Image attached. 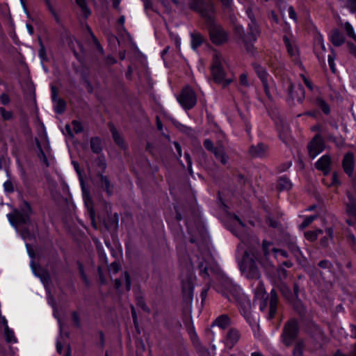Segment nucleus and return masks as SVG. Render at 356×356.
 Instances as JSON below:
<instances>
[{"mask_svg": "<svg viewBox=\"0 0 356 356\" xmlns=\"http://www.w3.org/2000/svg\"><path fill=\"white\" fill-rule=\"evenodd\" d=\"M75 145L83 168L80 166L78 161L74 160L72 161V164L79 177L82 191L86 215H87L89 214V183L88 182V178L83 169L86 168L89 172V137L87 133L83 135V139H76L75 140Z\"/></svg>", "mask_w": 356, "mask_h": 356, "instance_id": "f257e3e1", "label": "nucleus"}, {"mask_svg": "<svg viewBox=\"0 0 356 356\" xmlns=\"http://www.w3.org/2000/svg\"><path fill=\"white\" fill-rule=\"evenodd\" d=\"M76 44L78 49L70 47L74 57L79 62L78 65H74L73 66L75 73L80 75L86 90L89 92V51L81 42L76 40Z\"/></svg>", "mask_w": 356, "mask_h": 356, "instance_id": "f03ea898", "label": "nucleus"}, {"mask_svg": "<svg viewBox=\"0 0 356 356\" xmlns=\"http://www.w3.org/2000/svg\"><path fill=\"white\" fill-rule=\"evenodd\" d=\"M19 207V209L14 208L12 213L6 215L10 224L14 227L31 225V216L35 213L31 203L22 199Z\"/></svg>", "mask_w": 356, "mask_h": 356, "instance_id": "7ed1b4c3", "label": "nucleus"}, {"mask_svg": "<svg viewBox=\"0 0 356 356\" xmlns=\"http://www.w3.org/2000/svg\"><path fill=\"white\" fill-rule=\"evenodd\" d=\"M188 8L198 14L205 22H211L216 17V8L212 0H188Z\"/></svg>", "mask_w": 356, "mask_h": 356, "instance_id": "20e7f679", "label": "nucleus"}, {"mask_svg": "<svg viewBox=\"0 0 356 356\" xmlns=\"http://www.w3.org/2000/svg\"><path fill=\"white\" fill-rule=\"evenodd\" d=\"M224 59L222 55L215 51L213 54L212 65L211 66V72L213 80L218 84H221L223 88L229 86L232 79L227 78V74L224 68Z\"/></svg>", "mask_w": 356, "mask_h": 356, "instance_id": "39448f33", "label": "nucleus"}, {"mask_svg": "<svg viewBox=\"0 0 356 356\" xmlns=\"http://www.w3.org/2000/svg\"><path fill=\"white\" fill-rule=\"evenodd\" d=\"M225 296L230 302H236L238 303L242 309L243 314L248 316L251 308V303L250 300L241 293L239 287L228 284L225 288V291L223 293Z\"/></svg>", "mask_w": 356, "mask_h": 356, "instance_id": "423d86ee", "label": "nucleus"}, {"mask_svg": "<svg viewBox=\"0 0 356 356\" xmlns=\"http://www.w3.org/2000/svg\"><path fill=\"white\" fill-rule=\"evenodd\" d=\"M242 274L248 279L259 280L261 273L252 257L248 251H245L241 261L239 263Z\"/></svg>", "mask_w": 356, "mask_h": 356, "instance_id": "0eeeda50", "label": "nucleus"}, {"mask_svg": "<svg viewBox=\"0 0 356 356\" xmlns=\"http://www.w3.org/2000/svg\"><path fill=\"white\" fill-rule=\"evenodd\" d=\"M299 332L298 322L296 319L289 320L284 325L281 335L283 343L289 346L293 343Z\"/></svg>", "mask_w": 356, "mask_h": 356, "instance_id": "6e6552de", "label": "nucleus"}, {"mask_svg": "<svg viewBox=\"0 0 356 356\" xmlns=\"http://www.w3.org/2000/svg\"><path fill=\"white\" fill-rule=\"evenodd\" d=\"M206 24L208 26L210 39L213 44L220 45L227 42V33L220 25L215 22V19L211 22Z\"/></svg>", "mask_w": 356, "mask_h": 356, "instance_id": "1a4fd4ad", "label": "nucleus"}, {"mask_svg": "<svg viewBox=\"0 0 356 356\" xmlns=\"http://www.w3.org/2000/svg\"><path fill=\"white\" fill-rule=\"evenodd\" d=\"M259 301V309L264 312L268 307V296L257 299ZM278 297L275 289L270 291V297L268 302V312L267 318L271 320L274 318L277 312Z\"/></svg>", "mask_w": 356, "mask_h": 356, "instance_id": "9d476101", "label": "nucleus"}, {"mask_svg": "<svg viewBox=\"0 0 356 356\" xmlns=\"http://www.w3.org/2000/svg\"><path fill=\"white\" fill-rule=\"evenodd\" d=\"M177 101L184 109L189 110L196 104L197 97L191 87L186 86L177 97Z\"/></svg>", "mask_w": 356, "mask_h": 356, "instance_id": "9b49d317", "label": "nucleus"}, {"mask_svg": "<svg viewBox=\"0 0 356 356\" xmlns=\"http://www.w3.org/2000/svg\"><path fill=\"white\" fill-rule=\"evenodd\" d=\"M251 22L248 24L245 38H243V43L247 51H250L252 48V43L257 40L260 35V31L254 17H250Z\"/></svg>", "mask_w": 356, "mask_h": 356, "instance_id": "f8f14e48", "label": "nucleus"}, {"mask_svg": "<svg viewBox=\"0 0 356 356\" xmlns=\"http://www.w3.org/2000/svg\"><path fill=\"white\" fill-rule=\"evenodd\" d=\"M324 147L325 145L322 136L320 134L315 135L307 146L309 156L312 159H314L323 151Z\"/></svg>", "mask_w": 356, "mask_h": 356, "instance_id": "ddd939ff", "label": "nucleus"}, {"mask_svg": "<svg viewBox=\"0 0 356 356\" xmlns=\"http://www.w3.org/2000/svg\"><path fill=\"white\" fill-rule=\"evenodd\" d=\"M252 67H253L256 74L257 75V76L261 80V81L263 84L264 92H265L266 95H267V97L268 98H270L271 95L270 93L269 86H268V78L269 76V74L267 72L266 69L264 67L261 66L260 64L257 63H252Z\"/></svg>", "mask_w": 356, "mask_h": 356, "instance_id": "4468645a", "label": "nucleus"}, {"mask_svg": "<svg viewBox=\"0 0 356 356\" xmlns=\"http://www.w3.org/2000/svg\"><path fill=\"white\" fill-rule=\"evenodd\" d=\"M31 268L33 274L39 277L43 284L50 282L51 275L47 268L42 267L39 264H35L33 261H31Z\"/></svg>", "mask_w": 356, "mask_h": 356, "instance_id": "2eb2a0df", "label": "nucleus"}, {"mask_svg": "<svg viewBox=\"0 0 356 356\" xmlns=\"http://www.w3.org/2000/svg\"><path fill=\"white\" fill-rule=\"evenodd\" d=\"M181 289L184 299L191 301L193 296V278L191 275L181 280Z\"/></svg>", "mask_w": 356, "mask_h": 356, "instance_id": "dca6fc26", "label": "nucleus"}, {"mask_svg": "<svg viewBox=\"0 0 356 356\" xmlns=\"http://www.w3.org/2000/svg\"><path fill=\"white\" fill-rule=\"evenodd\" d=\"M283 41L287 49L288 54L292 60L298 63L300 62L299 51L294 40L290 39L287 35L283 36Z\"/></svg>", "mask_w": 356, "mask_h": 356, "instance_id": "f3484780", "label": "nucleus"}, {"mask_svg": "<svg viewBox=\"0 0 356 356\" xmlns=\"http://www.w3.org/2000/svg\"><path fill=\"white\" fill-rule=\"evenodd\" d=\"M273 243L270 241H268L266 240H264L262 241V252H263V257L261 258L254 257L257 260L264 266H273V264L271 261L268 260V257L270 254V247L272 246Z\"/></svg>", "mask_w": 356, "mask_h": 356, "instance_id": "a211bd4d", "label": "nucleus"}, {"mask_svg": "<svg viewBox=\"0 0 356 356\" xmlns=\"http://www.w3.org/2000/svg\"><path fill=\"white\" fill-rule=\"evenodd\" d=\"M342 167L345 173L349 177H352L355 168V159L352 152H348L344 155L342 161Z\"/></svg>", "mask_w": 356, "mask_h": 356, "instance_id": "6ab92c4d", "label": "nucleus"}, {"mask_svg": "<svg viewBox=\"0 0 356 356\" xmlns=\"http://www.w3.org/2000/svg\"><path fill=\"white\" fill-rule=\"evenodd\" d=\"M240 338V332L236 328H230L228 330L225 339L226 346L229 348H232L238 343Z\"/></svg>", "mask_w": 356, "mask_h": 356, "instance_id": "aec40b11", "label": "nucleus"}, {"mask_svg": "<svg viewBox=\"0 0 356 356\" xmlns=\"http://www.w3.org/2000/svg\"><path fill=\"white\" fill-rule=\"evenodd\" d=\"M51 307L54 309L53 315L55 318L58 320V328H59V337L61 339L66 338L69 339L70 336V332L69 330H65V325L61 321L59 315L57 314L56 311V302L54 298H51Z\"/></svg>", "mask_w": 356, "mask_h": 356, "instance_id": "412c9836", "label": "nucleus"}, {"mask_svg": "<svg viewBox=\"0 0 356 356\" xmlns=\"http://www.w3.org/2000/svg\"><path fill=\"white\" fill-rule=\"evenodd\" d=\"M317 170H321L325 175H327L331 170V158L329 155H323L315 163Z\"/></svg>", "mask_w": 356, "mask_h": 356, "instance_id": "4be33fe9", "label": "nucleus"}, {"mask_svg": "<svg viewBox=\"0 0 356 356\" xmlns=\"http://www.w3.org/2000/svg\"><path fill=\"white\" fill-rule=\"evenodd\" d=\"M51 99L53 102H56V106L54 111L57 114H62L66 109V102L62 99L58 97V92L54 87L51 88Z\"/></svg>", "mask_w": 356, "mask_h": 356, "instance_id": "5701e85b", "label": "nucleus"}, {"mask_svg": "<svg viewBox=\"0 0 356 356\" xmlns=\"http://www.w3.org/2000/svg\"><path fill=\"white\" fill-rule=\"evenodd\" d=\"M284 245L289 250L291 254L296 258H299L302 255L300 248L296 244V240L291 236H286L284 238Z\"/></svg>", "mask_w": 356, "mask_h": 356, "instance_id": "b1692460", "label": "nucleus"}, {"mask_svg": "<svg viewBox=\"0 0 356 356\" xmlns=\"http://www.w3.org/2000/svg\"><path fill=\"white\" fill-rule=\"evenodd\" d=\"M329 39L332 44L335 47H340L346 42V38L343 33L337 29L331 31Z\"/></svg>", "mask_w": 356, "mask_h": 356, "instance_id": "393cba45", "label": "nucleus"}, {"mask_svg": "<svg viewBox=\"0 0 356 356\" xmlns=\"http://www.w3.org/2000/svg\"><path fill=\"white\" fill-rule=\"evenodd\" d=\"M70 322L72 326L79 330H82L83 327V322L81 318V314L79 311L74 310L70 314Z\"/></svg>", "mask_w": 356, "mask_h": 356, "instance_id": "a878e982", "label": "nucleus"}, {"mask_svg": "<svg viewBox=\"0 0 356 356\" xmlns=\"http://www.w3.org/2000/svg\"><path fill=\"white\" fill-rule=\"evenodd\" d=\"M266 150V145L263 143H259L257 145H252L249 149V153L253 157H261L264 156Z\"/></svg>", "mask_w": 356, "mask_h": 356, "instance_id": "bb28decb", "label": "nucleus"}, {"mask_svg": "<svg viewBox=\"0 0 356 356\" xmlns=\"http://www.w3.org/2000/svg\"><path fill=\"white\" fill-rule=\"evenodd\" d=\"M256 283H254L252 284V286L255 284V286L254 287V296L257 299L259 298H263L265 297H267L266 291L264 287V284L262 281L260 280H255Z\"/></svg>", "mask_w": 356, "mask_h": 356, "instance_id": "cd10ccee", "label": "nucleus"}, {"mask_svg": "<svg viewBox=\"0 0 356 356\" xmlns=\"http://www.w3.org/2000/svg\"><path fill=\"white\" fill-rule=\"evenodd\" d=\"M230 323V318L228 315L222 314L216 318L212 323V326L217 325L221 329H225L229 325Z\"/></svg>", "mask_w": 356, "mask_h": 356, "instance_id": "c85d7f7f", "label": "nucleus"}, {"mask_svg": "<svg viewBox=\"0 0 356 356\" xmlns=\"http://www.w3.org/2000/svg\"><path fill=\"white\" fill-rule=\"evenodd\" d=\"M191 47L194 50L197 49L200 46H201L204 41V37L200 33H192L191 34Z\"/></svg>", "mask_w": 356, "mask_h": 356, "instance_id": "c756f323", "label": "nucleus"}, {"mask_svg": "<svg viewBox=\"0 0 356 356\" xmlns=\"http://www.w3.org/2000/svg\"><path fill=\"white\" fill-rule=\"evenodd\" d=\"M348 197L349 202L346 204V211L349 215L356 217V200L350 193H348Z\"/></svg>", "mask_w": 356, "mask_h": 356, "instance_id": "7c9ffc66", "label": "nucleus"}, {"mask_svg": "<svg viewBox=\"0 0 356 356\" xmlns=\"http://www.w3.org/2000/svg\"><path fill=\"white\" fill-rule=\"evenodd\" d=\"M209 262L204 258L199 259L197 268L200 270V275H202L203 277H207L209 276Z\"/></svg>", "mask_w": 356, "mask_h": 356, "instance_id": "2f4dec72", "label": "nucleus"}, {"mask_svg": "<svg viewBox=\"0 0 356 356\" xmlns=\"http://www.w3.org/2000/svg\"><path fill=\"white\" fill-rule=\"evenodd\" d=\"M111 131L112 133L113 138L115 143L120 147L124 149L126 147V145L124 142V140L113 125L111 127Z\"/></svg>", "mask_w": 356, "mask_h": 356, "instance_id": "473e14b6", "label": "nucleus"}, {"mask_svg": "<svg viewBox=\"0 0 356 356\" xmlns=\"http://www.w3.org/2000/svg\"><path fill=\"white\" fill-rule=\"evenodd\" d=\"M35 143L36 147H37L38 150V157L42 160L43 163L47 167H49V160H48V159L47 157V155L44 153V150H43V149L42 147V145H41V143H40V140L37 138H35Z\"/></svg>", "mask_w": 356, "mask_h": 356, "instance_id": "72a5a7b5", "label": "nucleus"}, {"mask_svg": "<svg viewBox=\"0 0 356 356\" xmlns=\"http://www.w3.org/2000/svg\"><path fill=\"white\" fill-rule=\"evenodd\" d=\"M292 186L291 181L286 177H280L277 182V189L279 191H288Z\"/></svg>", "mask_w": 356, "mask_h": 356, "instance_id": "f704fd0d", "label": "nucleus"}, {"mask_svg": "<svg viewBox=\"0 0 356 356\" xmlns=\"http://www.w3.org/2000/svg\"><path fill=\"white\" fill-rule=\"evenodd\" d=\"M213 154L215 155L216 159L220 161L222 164L225 165L227 163L228 156L225 154L222 147H220L216 149Z\"/></svg>", "mask_w": 356, "mask_h": 356, "instance_id": "c9c22d12", "label": "nucleus"}, {"mask_svg": "<svg viewBox=\"0 0 356 356\" xmlns=\"http://www.w3.org/2000/svg\"><path fill=\"white\" fill-rule=\"evenodd\" d=\"M342 7L348 10L351 13H356V0H337Z\"/></svg>", "mask_w": 356, "mask_h": 356, "instance_id": "e433bc0d", "label": "nucleus"}, {"mask_svg": "<svg viewBox=\"0 0 356 356\" xmlns=\"http://www.w3.org/2000/svg\"><path fill=\"white\" fill-rule=\"evenodd\" d=\"M95 165L97 168V173L102 175L106 168L105 157L102 155L99 156L97 159L95 161Z\"/></svg>", "mask_w": 356, "mask_h": 356, "instance_id": "4c0bfd02", "label": "nucleus"}, {"mask_svg": "<svg viewBox=\"0 0 356 356\" xmlns=\"http://www.w3.org/2000/svg\"><path fill=\"white\" fill-rule=\"evenodd\" d=\"M5 339L7 343H17V339L15 335L13 330L10 329L8 325H6L4 330Z\"/></svg>", "mask_w": 356, "mask_h": 356, "instance_id": "58836bf2", "label": "nucleus"}, {"mask_svg": "<svg viewBox=\"0 0 356 356\" xmlns=\"http://www.w3.org/2000/svg\"><path fill=\"white\" fill-rule=\"evenodd\" d=\"M102 142L99 138L90 139V148L93 152L99 154L102 150Z\"/></svg>", "mask_w": 356, "mask_h": 356, "instance_id": "ea45409f", "label": "nucleus"}, {"mask_svg": "<svg viewBox=\"0 0 356 356\" xmlns=\"http://www.w3.org/2000/svg\"><path fill=\"white\" fill-rule=\"evenodd\" d=\"M99 177L102 187L105 188L108 195H111L113 194V186L111 185L110 180L106 176H104L102 175H99Z\"/></svg>", "mask_w": 356, "mask_h": 356, "instance_id": "a19ab883", "label": "nucleus"}, {"mask_svg": "<svg viewBox=\"0 0 356 356\" xmlns=\"http://www.w3.org/2000/svg\"><path fill=\"white\" fill-rule=\"evenodd\" d=\"M76 5L81 8L83 16L86 19L89 17V6L86 0H75Z\"/></svg>", "mask_w": 356, "mask_h": 356, "instance_id": "79ce46f5", "label": "nucleus"}, {"mask_svg": "<svg viewBox=\"0 0 356 356\" xmlns=\"http://www.w3.org/2000/svg\"><path fill=\"white\" fill-rule=\"evenodd\" d=\"M315 103L316 105L319 107L325 114L328 115L330 113V106L322 97H318L316 99Z\"/></svg>", "mask_w": 356, "mask_h": 356, "instance_id": "37998d69", "label": "nucleus"}, {"mask_svg": "<svg viewBox=\"0 0 356 356\" xmlns=\"http://www.w3.org/2000/svg\"><path fill=\"white\" fill-rule=\"evenodd\" d=\"M79 275L86 286H89V277L85 273L84 266L80 261H77Z\"/></svg>", "mask_w": 356, "mask_h": 356, "instance_id": "c03bdc74", "label": "nucleus"}, {"mask_svg": "<svg viewBox=\"0 0 356 356\" xmlns=\"http://www.w3.org/2000/svg\"><path fill=\"white\" fill-rule=\"evenodd\" d=\"M92 43L100 55H104V49L96 36L90 31V44Z\"/></svg>", "mask_w": 356, "mask_h": 356, "instance_id": "a18cd8bd", "label": "nucleus"}, {"mask_svg": "<svg viewBox=\"0 0 356 356\" xmlns=\"http://www.w3.org/2000/svg\"><path fill=\"white\" fill-rule=\"evenodd\" d=\"M0 115L4 121H10L13 119L14 114L10 111H7L4 107H0Z\"/></svg>", "mask_w": 356, "mask_h": 356, "instance_id": "49530a36", "label": "nucleus"}, {"mask_svg": "<svg viewBox=\"0 0 356 356\" xmlns=\"http://www.w3.org/2000/svg\"><path fill=\"white\" fill-rule=\"evenodd\" d=\"M343 28L346 35L356 42V34L354 32L353 26L348 22H346L343 24Z\"/></svg>", "mask_w": 356, "mask_h": 356, "instance_id": "de8ad7c7", "label": "nucleus"}, {"mask_svg": "<svg viewBox=\"0 0 356 356\" xmlns=\"http://www.w3.org/2000/svg\"><path fill=\"white\" fill-rule=\"evenodd\" d=\"M11 102V98L7 92H2L0 95V103L4 106H8Z\"/></svg>", "mask_w": 356, "mask_h": 356, "instance_id": "09e8293b", "label": "nucleus"}, {"mask_svg": "<svg viewBox=\"0 0 356 356\" xmlns=\"http://www.w3.org/2000/svg\"><path fill=\"white\" fill-rule=\"evenodd\" d=\"M38 56L42 61L48 60L46 48L42 42H40V47L38 50Z\"/></svg>", "mask_w": 356, "mask_h": 356, "instance_id": "8fccbe9b", "label": "nucleus"}, {"mask_svg": "<svg viewBox=\"0 0 356 356\" xmlns=\"http://www.w3.org/2000/svg\"><path fill=\"white\" fill-rule=\"evenodd\" d=\"M271 251L274 253L275 257L277 259V254H279L283 258H287L289 257L288 252L282 249H279L276 248H273Z\"/></svg>", "mask_w": 356, "mask_h": 356, "instance_id": "3c124183", "label": "nucleus"}, {"mask_svg": "<svg viewBox=\"0 0 356 356\" xmlns=\"http://www.w3.org/2000/svg\"><path fill=\"white\" fill-rule=\"evenodd\" d=\"M4 191L7 193H13L15 191L12 181L9 179L6 180L3 184Z\"/></svg>", "mask_w": 356, "mask_h": 356, "instance_id": "603ef678", "label": "nucleus"}, {"mask_svg": "<svg viewBox=\"0 0 356 356\" xmlns=\"http://www.w3.org/2000/svg\"><path fill=\"white\" fill-rule=\"evenodd\" d=\"M234 31L236 35H238L243 42V38H245V33L243 31V26L241 25H235Z\"/></svg>", "mask_w": 356, "mask_h": 356, "instance_id": "864d4df0", "label": "nucleus"}, {"mask_svg": "<svg viewBox=\"0 0 356 356\" xmlns=\"http://www.w3.org/2000/svg\"><path fill=\"white\" fill-rule=\"evenodd\" d=\"M320 47L323 51H326V48L323 42V38L322 35H319L315 40V48Z\"/></svg>", "mask_w": 356, "mask_h": 356, "instance_id": "5fc2aeb1", "label": "nucleus"}, {"mask_svg": "<svg viewBox=\"0 0 356 356\" xmlns=\"http://www.w3.org/2000/svg\"><path fill=\"white\" fill-rule=\"evenodd\" d=\"M316 216H307L304 221L301 223L300 227L301 229H305L308 227L316 218Z\"/></svg>", "mask_w": 356, "mask_h": 356, "instance_id": "6e6d98bb", "label": "nucleus"}, {"mask_svg": "<svg viewBox=\"0 0 356 356\" xmlns=\"http://www.w3.org/2000/svg\"><path fill=\"white\" fill-rule=\"evenodd\" d=\"M204 146L207 150H209L213 153L215 152V150L216 149L220 147H214L213 142L209 139H206L204 141Z\"/></svg>", "mask_w": 356, "mask_h": 356, "instance_id": "4d7b16f0", "label": "nucleus"}, {"mask_svg": "<svg viewBox=\"0 0 356 356\" xmlns=\"http://www.w3.org/2000/svg\"><path fill=\"white\" fill-rule=\"evenodd\" d=\"M144 4V8L146 13H148L149 10H152L156 12L154 9V4L152 0H141Z\"/></svg>", "mask_w": 356, "mask_h": 356, "instance_id": "13d9d810", "label": "nucleus"}, {"mask_svg": "<svg viewBox=\"0 0 356 356\" xmlns=\"http://www.w3.org/2000/svg\"><path fill=\"white\" fill-rule=\"evenodd\" d=\"M72 124H73L72 129H73L74 132H75L76 134H81L83 132V127L82 124L79 121L73 120Z\"/></svg>", "mask_w": 356, "mask_h": 356, "instance_id": "bf43d9fd", "label": "nucleus"}, {"mask_svg": "<svg viewBox=\"0 0 356 356\" xmlns=\"http://www.w3.org/2000/svg\"><path fill=\"white\" fill-rule=\"evenodd\" d=\"M123 276L125 280L126 290L127 291H129L131 289V284L130 275L127 271H124L123 273Z\"/></svg>", "mask_w": 356, "mask_h": 356, "instance_id": "052dcab7", "label": "nucleus"}, {"mask_svg": "<svg viewBox=\"0 0 356 356\" xmlns=\"http://www.w3.org/2000/svg\"><path fill=\"white\" fill-rule=\"evenodd\" d=\"M305 236L307 240L309 241H314L317 239V232H314V231H309L305 233Z\"/></svg>", "mask_w": 356, "mask_h": 356, "instance_id": "680f3d73", "label": "nucleus"}, {"mask_svg": "<svg viewBox=\"0 0 356 356\" xmlns=\"http://www.w3.org/2000/svg\"><path fill=\"white\" fill-rule=\"evenodd\" d=\"M318 266L323 269H330L332 267V263L327 259L319 261Z\"/></svg>", "mask_w": 356, "mask_h": 356, "instance_id": "e2e57ef3", "label": "nucleus"}, {"mask_svg": "<svg viewBox=\"0 0 356 356\" xmlns=\"http://www.w3.org/2000/svg\"><path fill=\"white\" fill-rule=\"evenodd\" d=\"M239 82H240L241 85H242L245 87L249 86V83H248V74L246 73H243L240 75Z\"/></svg>", "mask_w": 356, "mask_h": 356, "instance_id": "0e129e2a", "label": "nucleus"}, {"mask_svg": "<svg viewBox=\"0 0 356 356\" xmlns=\"http://www.w3.org/2000/svg\"><path fill=\"white\" fill-rule=\"evenodd\" d=\"M347 240L352 248H355L356 247V238L353 233H348Z\"/></svg>", "mask_w": 356, "mask_h": 356, "instance_id": "69168bd1", "label": "nucleus"}, {"mask_svg": "<svg viewBox=\"0 0 356 356\" xmlns=\"http://www.w3.org/2000/svg\"><path fill=\"white\" fill-rule=\"evenodd\" d=\"M97 338L99 340V343H97V346L99 347L101 350H102L104 346V337L103 332H99L97 334Z\"/></svg>", "mask_w": 356, "mask_h": 356, "instance_id": "338daca9", "label": "nucleus"}, {"mask_svg": "<svg viewBox=\"0 0 356 356\" xmlns=\"http://www.w3.org/2000/svg\"><path fill=\"white\" fill-rule=\"evenodd\" d=\"M347 47L350 54H352L356 59V46L353 43L348 42Z\"/></svg>", "mask_w": 356, "mask_h": 356, "instance_id": "774afa93", "label": "nucleus"}]
</instances>
